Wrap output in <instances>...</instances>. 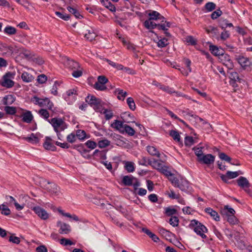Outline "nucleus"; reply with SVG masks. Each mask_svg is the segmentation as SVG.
Returning a JSON list of instances; mask_svg holds the SVG:
<instances>
[{
    "label": "nucleus",
    "mask_w": 252,
    "mask_h": 252,
    "mask_svg": "<svg viewBox=\"0 0 252 252\" xmlns=\"http://www.w3.org/2000/svg\"><path fill=\"white\" fill-rule=\"evenodd\" d=\"M190 227H192L194 231L199 235L202 239H204L207 238L205 233L208 232L206 227L201 222L196 220H191L189 224Z\"/></svg>",
    "instance_id": "f257e3e1"
},
{
    "label": "nucleus",
    "mask_w": 252,
    "mask_h": 252,
    "mask_svg": "<svg viewBox=\"0 0 252 252\" xmlns=\"http://www.w3.org/2000/svg\"><path fill=\"white\" fill-rule=\"evenodd\" d=\"M48 122L53 127L56 132H58V131H63L67 127V124L61 118H54L48 120Z\"/></svg>",
    "instance_id": "f03ea898"
},
{
    "label": "nucleus",
    "mask_w": 252,
    "mask_h": 252,
    "mask_svg": "<svg viewBox=\"0 0 252 252\" xmlns=\"http://www.w3.org/2000/svg\"><path fill=\"white\" fill-rule=\"evenodd\" d=\"M86 101L97 112L102 111V107L104 103L99 98H96L94 95H88Z\"/></svg>",
    "instance_id": "7ed1b4c3"
},
{
    "label": "nucleus",
    "mask_w": 252,
    "mask_h": 252,
    "mask_svg": "<svg viewBox=\"0 0 252 252\" xmlns=\"http://www.w3.org/2000/svg\"><path fill=\"white\" fill-rule=\"evenodd\" d=\"M149 162L150 165L163 175H167V173H169L167 167L161 160L154 159Z\"/></svg>",
    "instance_id": "20e7f679"
},
{
    "label": "nucleus",
    "mask_w": 252,
    "mask_h": 252,
    "mask_svg": "<svg viewBox=\"0 0 252 252\" xmlns=\"http://www.w3.org/2000/svg\"><path fill=\"white\" fill-rule=\"evenodd\" d=\"M14 74L8 72L6 73L2 78L1 81V85L6 88H12L14 85V82L12 81V79L14 78Z\"/></svg>",
    "instance_id": "39448f33"
},
{
    "label": "nucleus",
    "mask_w": 252,
    "mask_h": 252,
    "mask_svg": "<svg viewBox=\"0 0 252 252\" xmlns=\"http://www.w3.org/2000/svg\"><path fill=\"white\" fill-rule=\"evenodd\" d=\"M236 59L239 64L244 69L246 70L250 69L252 66V62L247 57L242 56H238Z\"/></svg>",
    "instance_id": "423d86ee"
},
{
    "label": "nucleus",
    "mask_w": 252,
    "mask_h": 252,
    "mask_svg": "<svg viewBox=\"0 0 252 252\" xmlns=\"http://www.w3.org/2000/svg\"><path fill=\"white\" fill-rule=\"evenodd\" d=\"M215 157L212 154H208L203 155L199 159H198V162L201 164H204L208 166L214 163Z\"/></svg>",
    "instance_id": "0eeeda50"
},
{
    "label": "nucleus",
    "mask_w": 252,
    "mask_h": 252,
    "mask_svg": "<svg viewBox=\"0 0 252 252\" xmlns=\"http://www.w3.org/2000/svg\"><path fill=\"white\" fill-rule=\"evenodd\" d=\"M45 189L54 196H58L61 193L60 188L54 183L47 182V184L45 186Z\"/></svg>",
    "instance_id": "6e6552de"
},
{
    "label": "nucleus",
    "mask_w": 252,
    "mask_h": 252,
    "mask_svg": "<svg viewBox=\"0 0 252 252\" xmlns=\"http://www.w3.org/2000/svg\"><path fill=\"white\" fill-rule=\"evenodd\" d=\"M146 13L149 17V19L153 21L160 20L161 22H164V17L157 11L149 10L146 11Z\"/></svg>",
    "instance_id": "1a4fd4ad"
},
{
    "label": "nucleus",
    "mask_w": 252,
    "mask_h": 252,
    "mask_svg": "<svg viewBox=\"0 0 252 252\" xmlns=\"http://www.w3.org/2000/svg\"><path fill=\"white\" fill-rule=\"evenodd\" d=\"M39 106L41 107H46L49 110L53 113L57 111L56 108L54 107V104L48 98H40Z\"/></svg>",
    "instance_id": "9d476101"
},
{
    "label": "nucleus",
    "mask_w": 252,
    "mask_h": 252,
    "mask_svg": "<svg viewBox=\"0 0 252 252\" xmlns=\"http://www.w3.org/2000/svg\"><path fill=\"white\" fill-rule=\"evenodd\" d=\"M32 210L43 220H46L49 218V214L44 209L39 206L34 207Z\"/></svg>",
    "instance_id": "9b49d317"
},
{
    "label": "nucleus",
    "mask_w": 252,
    "mask_h": 252,
    "mask_svg": "<svg viewBox=\"0 0 252 252\" xmlns=\"http://www.w3.org/2000/svg\"><path fill=\"white\" fill-rule=\"evenodd\" d=\"M57 225L60 228L59 232L61 234H67L71 231L70 226L69 224L62 222L60 220L58 221Z\"/></svg>",
    "instance_id": "f8f14e48"
},
{
    "label": "nucleus",
    "mask_w": 252,
    "mask_h": 252,
    "mask_svg": "<svg viewBox=\"0 0 252 252\" xmlns=\"http://www.w3.org/2000/svg\"><path fill=\"white\" fill-rule=\"evenodd\" d=\"M237 183L239 187L245 190V189H249L250 184L248 180L244 177H240L237 180Z\"/></svg>",
    "instance_id": "ddd939ff"
},
{
    "label": "nucleus",
    "mask_w": 252,
    "mask_h": 252,
    "mask_svg": "<svg viewBox=\"0 0 252 252\" xmlns=\"http://www.w3.org/2000/svg\"><path fill=\"white\" fill-rule=\"evenodd\" d=\"M114 143L120 147H124L126 144L125 138L120 135H116L113 136Z\"/></svg>",
    "instance_id": "4468645a"
},
{
    "label": "nucleus",
    "mask_w": 252,
    "mask_h": 252,
    "mask_svg": "<svg viewBox=\"0 0 252 252\" xmlns=\"http://www.w3.org/2000/svg\"><path fill=\"white\" fill-rule=\"evenodd\" d=\"M175 187L179 188L182 191H186L189 188V182L185 179H181Z\"/></svg>",
    "instance_id": "2eb2a0df"
},
{
    "label": "nucleus",
    "mask_w": 252,
    "mask_h": 252,
    "mask_svg": "<svg viewBox=\"0 0 252 252\" xmlns=\"http://www.w3.org/2000/svg\"><path fill=\"white\" fill-rule=\"evenodd\" d=\"M65 64L67 67L72 70L80 68V65L77 62L68 59H67Z\"/></svg>",
    "instance_id": "dca6fc26"
},
{
    "label": "nucleus",
    "mask_w": 252,
    "mask_h": 252,
    "mask_svg": "<svg viewBox=\"0 0 252 252\" xmlns=\"http://www.w3.org/2000/svg\"><path fill=\"white\" fill-rule=\"evenodd\" d=\"M209 48L212 54H214L216 56L224 55V51L222 49L219 48L217 46L215 45H210Z\"/></svg>",
    "instance_id": "f3484780"
},
{
    "label": "nucleus",
    "mask_w": 252,
    "mask_h": 252,
    "mask_svg": "<svg viewBox=\"0 0 252 252\" xmlns=\"http://www.w3.org/2000/svg\"><path fill=\"white\" fill-rule=\"evenodd\" d=\"M224 60L221 59L223 61V64L226 66L228 69H232L234 66L232 61L230 59V56L228 55H224L222 56Z\"/></svg>",
    "instance_id": "a211bd4d"
},
{
    "label": "nucleus",
    "mask_w": 252,
    "mask_h": 252,
    "mask_svg": "<svg viewBox=\"0 0 252 252\" xmlns=\"http://www.w3.org/2000/svg\"><path fill=\"white\" fill-rule=\"evenodd\" d=\"M84 37L89 41H92L96 36V34L93 29L90 28L87 29L86 32L84 33Z\"/></svg>",
    "instance_id": "6ab92c4d"
},
{
    "label": "nucleus",
    "mask_w": 252,
    "mask_h": 252,
    "mask_svg": "<svg viewBox=\"0 0 252 252\" xmlns=\"http://www.w3.org/2000/svg\"><path fill=\"white\" fill-rule=\"evenodd\" d=\"M135 180V178L132 176H125L122 179V183L125 186H130L133 184V181Z\"/></svg>",
    "instance_id": "aec40b11"
},
{
    "label": "nucleus",
    "mask_w": 252,
    "mask_h": 252,
    "mask_svg": "<svg viewBox=\"0 0 252 252\" xmlns=\"http://www.w3.org/2000/svg\"><path fill=\"white\" fill-rule=\"evenodd\" d=\"M33 119V116L30 111H27L22 115V120L27 123H30Z\"/></svg>",
    "instance_id": "412c9836"
},
{
    "label": "nucleus",
    "mask_w": 252,
    "mask_h": 252,
    "mask_svg": "<svg viewBox=\"0 0 252 252\" xmlns=\"http://www.w3.org/2000/svg\"><path fill=\"white\" fill-rule=\"evenodd\" d=\"M205 212L207 214H209L215 220L219 221L220 220V216L218 215V213L213 210L211 208H207L205 209Z\"/></svg>",
    "instance_id": "4be33fe9"
},
{
    "label": "nucleus",
    "mask_w": 252,
    "mask_h": 252,
    "mask_svg": "<svg viewBox=\"0 0 252 252\" xmlns=\"http://www.w3.org/2000/svg\"><path fill=\"white\" fill-rule=\"evenodd\" d=\"M126 124L118 120H115V122L112 124V126L116 129L118 130L121 133H123V128Z\"/></svg>",
    "instance_id": "5701e85b"
},
{
    "label": "nucleus",
    "mask_w": 252,
    "mask_h": 252,
    "mask_svg": "<svg viewBox=\"0 0 252 252\" xmlns=\"http://www.w3.org/2000/svg\"><path fill=\"white\" fill-rule=\"evenodd\" d=\"M144 27L148 30H153L157 27L158 24L150 19L146 20L144 23Z\"/></svg>",
    "instance_id": "b1692460"
},
{
    "label": "nucleus",
    "mask_w": 252,
    "mask_h": 252,
    "mask_svg": "<svg viewBox=\"0 0 252 252\" xmlns=\"http://www.w3.org/2000/svg\"><path fill=\"white\" fill-rule=\"evenodd\" d=\"M114 93L115 94L117 95V98L121 100H124L127 95V93L120 89H116Z\"/></svg>",
    "instance_id": "393cba45"
},
{
    "label": "nucleus",
    "mask_w": 252,
    "mask_h": 252,
    "mask_svg": "<svg viewBox=\"0 0 252 252\" xmlns=\"http://www.w3.org/2000/svg\"><path fill=\"white\" fill-rule=\"evenodd\" d=\"M148 152L152 156L160 157V154L157 148L154 146H148L147 147Z\"/></svg>",
    "instance_id": "a878e982"
},
{
    "label": "nucleus",
    "mask_w": 252,
    "mask_h": 252,
    "mask_svg": "<svg viewBox=\"0 0 252 252\" xmlns=\"http://www.w3.org/2000/svg\"><path fill=\"white\" fill-rule=\"evenodd\" d=\"M101 3L106 8L110 10L112 12H115L116 11L115 6L112 4L109 0H100Z\"/></svg>",
    "instance_id": "bb28decb"
},
{
    "label": "nucleus",
    "mask_w": 252,
    "mask_h": 252,
    "mask_svg": "<svg viewBox=\"0 0 252 252\" xmlns=\"http://www.w3.org/2000/svg\"><path fill=\"white\" fill-rule=\"evenodd\" d=\"M21 78L24 82L26 83L31 82L34 79L32 75L27 72H24L22 74Z\"/></svg>",
    "instance_id": "cd10ccee"
},
{
    "label": "nucleus",
    "mask_w": 252,
    "mask_h": 252,
    "mask_svg": "<svg viewBox=\"0 0 252 252\" xmlns=\"http://www.w3.org/2000/svg\"><path fill=\"white\" fill-rule=\"evenodd\" d=\"M168 173L167 175H164L166 176L168 180L171 182L172 184L175 187L178 184L179 179L175 177L173 174H172L170 171L168 170Z\"/></svg>",
    "instance_id": "c85d7f7f"
},
{
    "label": "nucleus",
    "mask_w": 252,
    "mask_h": 252,
    "mask_svg": "<svg viewBox=\"0 0 252 252\" xmlns=\"http://www.w3.org/2000/svg\"><path fill=\"white\" fill-rule=\"evenodd\" d=\"M102 111H98V112L103 114L106 120H110L113 116V113L111 110L105 109L103 106L102 107Z\"/></svg>",
    "instance_id": "c756f323"
},
{
    "label": "nucleus",
    "mask_w": 252,
    "mask_h": 252,
    "mask_svg": "<svg viewBox=\"0 0 252 252\" xmlns=\"http://www.w3.org/2000/svg\"><path fill=\"white\" fill-rule=\"evenodd\" d=\"M219 25L222 30L225 29L227 27H233V24L229 23L228 21L224 19H220L219 21Z\"/></svg>",
    "instance_id": "7c9ffc66"
},
{
    "label": "nucleus",
    "mask_w": 252,
    "mask_h": 252,
    "mask_svg": "<svg viewBox=\"0 0 252 252\" xmlns=\"http://www.w3.org/2000/svg\"><path fill=\"white\" fill-rule=\"evenodd\" d=\"M229 78L230 79L234 82H238L241 83L244 81V80L240 78L238 73L236 71H232L230 72Z\"/></svg>",
    "instance_id": "2f4dec72"
},
{
    "label": "nucleus",
    "mask_w": 252,
    "mask_h": 252,
    "mask_svg": "<svg viewBox=\"0 0 252 252\" xmlns=\"http://www.w3.org/2000/svg\"><path fill=\"white\" fill-rule=\"evenodd\" d=\"M15 100V97L12 95H7L3 99V103L4 105L12 104Z\"/></svg>",
    "instance_id": "473e14b6"
},
{
    "label": "nucleus",
    "mask_w": 252,
    "mask_h": 252,
    "mask_svg": "<svg viewBox=\"0 0 252 252\" xmlns=\"http://www.w3.org/2000/svg\"><path fill=\"white\" fill-rule=\"evenodd\" d=\"M38 113L41 117L44 119L48 122V120H50L48 119L50 116V114L47 109L42 108L38 111Z\"/></svg>",
    "instance_id": "72a5a7b5"
},
{
    "label": "nucleus",
    "mask_w": 252,
    "mask_h": 252,
    "mask_svg": "<svg viewBox=\"0 0 252 252\" xmlns=\"http://www.w3.org/2000/svg\"><path fill=\"white\" fill-rule=\"evenodd\" d=\"M0 212L4 216H8L11 213L10 210L4 203L0 205Z\"/></svg>",
    "instance_id": "f704fd0d"
},
{
    "label": "nucleus",
    "mask_w": 252,
    "mask_h": 252,
    "mask_svg": "<svg viewBox=\"0 0 252 252\" xmlns=\"http://www.w3.org/2000/svg\"><path fill=\"white\" fill-rule=\"evenodd\" d=\"M51 139L49 137H46V141H45L43 146L47 150H54L55 148L54 145L51 142Z\"/></svg>",
    "instance_id": "c9c22d12"
},
{
    "label": "nucleus",
    "mask_w": 252,
    "mask_h": 252,
    "mask_svg": "<svg viewBox=\"0 0 252 252\" xmlns=\"http://www.w3.org/2000/svg\"><path fill=\"white\" fill-rule=\"evenodd\" d=\"M3 32L6 34L11 35L16 33L17 30L13 27L7 26L4 28Z\"/></svg>",
    "instance_id": "e433bc0d"
},
{
    "label": "nucleus",
    "mask_w": 252,
    "mask_h": 252,
    "mask_svg": "<svg viewBox=\"0 0 252 252\" xmlns=\"http://www.w3.org/2000/svg\"><path fill=\"white\" fill-rule=\"evenodd\" d=\"M222 214H224L228 216V215H234L235 211L232 208L229 207L228 205L225 206L221 211Z\"/></svg>",
    "instance_id": "4c0bfd02"
},
{
    "label": "nucleus",
    "mask_w": 252,
    "mask_h": 252,
    "mask_svg": "<svg viewBox=\"0 0 252 252\" xmlns=\"http://www.w3.org/2000/svg\"><path fill=\"white\" fill-rule=\"evenodd\" d=\"M126 132L130 136H133L135 134V131L134 129L131 126L126 124L123 128V131L122 133Z\"/></svg>",
    "instance_id": "58836bf2"
},
{
    "label": "nucleus",
    "mask_w": 252,
    "mask_h": 252,
    "mask_svg": "<svg viewBox=\"0 0 252 252\" xmlns=\"http://www.w3.org/2000/svg\"><path fill=\"white\" fill-rule=\"evenodd\" d=\"M160 88L162 91H163L165 92H167V93H168L169 94H172L175 93L177 94V95H179V96L181 95L179 94H178V92H176L173 89L170 88L168 86L160 85Z\"/></svg>",
    "instance_id": "ea45409f"
},
{
    "label": "nucleus",
    "mask_w": 252,
    "mask_h": 252,
    "mask_svg": "<svg viewBox=\"0 0 252 252\" xmlns=\"http://www.w3.org/2000/svg\"><path fill=\"white\" fill-rule=\"evenodd\" d=\"M24 139L32 143H37L39 142L38 138L33 133H32L29 137H25Z\"/></svg>",
    "instance_id": "a19ab883"
},
{
    "label": "nucleus",
    "mask_w": 252,
    "mask_h": 252,
    "mask_svg": "<svg viewBox=\"0 0 252 252\" xmlns=\"http://www.w3.org/2000/svg\"><path fill=\"white\" fill-rule=\"evenodd\" d=\"M58 212L61 215H62L64 217H66L69 218L70 219H72V220H74L75 221H78L79 220L78 217L76 215H71L69 213H64L63 212V211L62 210H61V209H58Z\"/></svg>",
    "instance_id": "79ce46f5"
},
{
    "label": "nucleus",
    "mask_w": 252,
    "mask_h": 252,
    "mask_svg": "<svg viewBox=\"0 0 252 252\" xmlns=\"http://www.w3.org/2000/svg\"><path fill=\"white\" fill-rule=\"evenodd\" d=\"M164 23L158 24L157 27L158 30H162L164 31L168 30V28L170 27V23L167 21H164Z\"/></svg>",
    "instance_id": "37998d69"
},
{
    "label": "nucleus",
    "mask_w": 252,
    "mask_h": 252,
    "mask_svg": "<svg viewBox=\"0 0 252 252\" xmlns=\"http://www.w3.org/2000/svg\"><path fill=\"white\" fill-rule=\"evenodd\" d=\"M207 32L214 34V35H213V37L218 40L220 39V37L219 36V32L217 28L211 27L210 29L207 30Z\"/></svg>",
    "instance_id": "c03bdc74"
},
{
    "label": "nucleus",
    "mask_w": 252,
    "mask_h": 252,
    "mask_svg": "<svg viewBox=\"0 0 252 252\" xmlns=\"http://www.w3.org/2000/svg\"><path fill=\"white\" fill-rule=\"evenodd\" d=\"M4 111L7 114L13 115L16 113V108L15 107L6 106L4 107Z\"/></svg>",
    "instance_id": "a18cd8bd"
},
{
    "label": "nucleus",
    "mask_w": 252,
    "mask_h": 252,
    "mask_svg": "<svg viewBox=\"0 0 252 252\" xmlns=\"http://www.w3.org/2000/svg\"><path fill=\"white\" fill-rule=\"evenodd\" d=\"M169 134L174 140L178 142L180 141V135L177 131L174 130H170Z\"/></svg>",
    "instance_id": "49530a36"
},
{
    "label": "nucleus",
    "mask_w": 252,
    "mask_h": 252,
    "mask_svg": "<svg viewBox=\"0 0 252 252\" xmlns=\"http://www.w3.org/2000/svg\"><path fill=\"white\" fill-rule=\"evenodd\" d=\"M165 214L168 216H172L177 214V210L171 207H166L165 208Z\"/></svg>",
    "instance_id": "de8ad7c7"
},
{
    "label": "nucleus",
    "mask_w": 252,
    "mask_h": 252,
    "mask_svg": "<svg viewBox=\"0 0 252 252\" xmlns=\"http://www.w3.org/2000/svg\"><path fill=\"white\" fill-rule=\"evenodd\" d=\"M168 44V40L166 38H161L157 42L158 46L159 48H163Z\"/></svg>",
    "instance_id": "09e8293b"
},
{
    "label": "nucleus",
    "mask_w": 252,
    "mask_h": 252,
    "mask_svg": "<svg viewBox=\"0 0 252 252\" xmlns=\"http://www.w3.org/2000/svg\"><path fill=\"white\" fill-rule=\"evenodd\" d=\"M202 149L203 147H194L193 148L195 154L197 157V159H199L204 155Z\"/></svg>",
    "instance_id": "8fccbe9b"
},
{
    "label": "nucleus",
    "mask_w": 252,
    "mask_h": 252,
    "mask_svg": "<svg viewBox=\"0 0 252 252\" xmlns=\"http://www.w3.org/2000/svg\"><path fill=\"white\" fill-rule=\"evenodd\" d=\"M227 221L231 224H236L238 223V220L236 218V217L234 216V215H228L227 216Z\"/></svg>",
    "instance_id": "3c124183"
},
{
    "label": "nucleus",
    "mask_w": 252,
    "mask_h": 252,
    "mask_svg": "<svg viewBox=\"0 0 252 252\" xmlns=\"http://www.w3.org/2000/svg\"><path fill=\"white\" fill-rule=\"evenodd\" d=\"M76 137L80 140H84L86 136V133L84 130H77L76 133Z\"/></svg>",
    "instance_id": "603ef678"
},
{
    "label": "nucleus",
    "mask_w": 252,
    "mask_h": 252,
    "mask_svg": "<svg viewBox=\"0 0 252 252\" xmlns=\"http://www.w3.org/2000/svg\"><path fill=\"white\" fill-rule=\"evenodd\" d=\"M216 5L213 2H208L205 5V7L208 11H212L216 9Z\"/></svg>",
    "instance_id": "864d4df0"
},
{
    "label": "nucleus",
    "mask_w": 252,
    "mask_h": 252,
    "mask_svg": "<svg viewBox=\"0 0 252 252\" xmlns=\"http://www.w3.org/2000/svg\"><path fill=\"white\" fill-rule=\"evenodd\" d=\"M150 159L147 158L145 157H143L141 159H139L138 163L140 165L143 166H147L149 165V161H152Z\"/></svg>",
    "instance_id": "5fc2aeb1"
},
{
    "label": "nucleus",
    "mask_w": 252,
    "mask_h": 252,
    "mask_svg": "<svg viewBox=\"0 0 252 252\" xmlns=\"http://www.w3.org/2000/svg\"><path fill=\"white\" fill-rule=\"evenodd\" d=\"M169 222L173 227L177 226L179 224V219L177 217H171L169 219Z\"/></svg>",
    "instance_id": "6e6d98bb"
},
{
    "label": "nucleus",
    "mask_w": 252,
    "mask_h": 252,
    "mask_svg": "<svg viewBox=\"0 0 252 252\" xmlns=\"http://www.w3.org/2000/svg\"><path fill=\"white\" fill-rule=\"evenodd\" d=\"M94 88L97 90L101 91L107 90V87L105 86V85L101 84L98 82H95V83L94 84Z\"/></svg>",
    "instance_id": "4d7b16f0"
},
{
    "label": "nucleus",
    "mask_w": 252,
    "mask_h": 252,
    "mask_svg": "<svg viewBox=\"0 0 252 252\" xmlns=\"http://www.w3.org/2000/svg\"><path fill=\"white\" fill-rule=\"evenodd\" d=\"M126 102H127V104H128L129 108L131 110H135V104L133 99L132 97H129L127 98L126 99Z\"/></svg>",
    "instance_id": "13d9d810"
},
{
    "label": "nucleus",
    "mask_w": 252,
    "mask_h": 252,
    "mask_svg": "<svg viewBox=\"0 0 252 252\" xmlns=\"http://www.w3.org/2000/svg\"><path fill=\"white\" fill-rule=\"evenodd\" d=\"M67 9L69 12L72 13L75 16V17L80 18V17H82L79 12L76 9L71 6H67Z\"/></svg>",
    "instance_id": "bf43d9fd"
},
{
    "label": "nucleus",
    "mask_w": 252,
    "mask_h": 252,
    "mask_svg": "<svg viewBox=\"0 0 252 252\" xmlns=\"http://www.w3.org/2000/svg\"><path fill=\"white\" fill-rule=\"evenodd\" d=\"M82 69L80 68L73 70L72 75L75 78H78L82 75Z\"/></svg>",
    "instance_id": "052dcab7"
},
{
    "label": "nucleus",
    "mask_w": 252,
    "mask_h": 252,
    "mask_svg": "<svg viewBox=\"0 0 252 252\" xmlns=\"http://www.w3.org/2000/svg\"><path fill=\"white\" fill-rule=\"evenodd\" d=\"M165 194L171 199L179 198V194L175 193L174 191L172 189H170V191H167L165 193Z\"/></svg>",
    "instance_id": "680f3d73"
},
{
    "label": "nucleus",
    "mask_w": 252,
    "mask_h": 252,
    "mask_svg": "<svg viewBox=\"0 0 252 252\" xmlns=\"http://www.w3.org/2000/svg\"><path fill=\"white\" fill-rule=\"evenodd\" d=\"M125 168L128 172H132L134 170V164L131 162H126L125 164Z\"/></svg>",
    "instance_id": "e2e57ef3"
},
{
    "label": "nucleus",
    "mask_w": 252,
    "mask_h": 252,
    "mask_svg": "<svg viewBox=\"0 0 252 252\" xmlns=\"http://www.w3.org/2000/svg\"><path fill=\"white\" fill-rule=\"evenodd\" d=\"M110 141L107 139H103L100 140L98 143V145L99 148H103L110 145Z\"/></svg>",
    "instance_id": "0e129e2a"
},
{
    "label": "nucleus",
    "mask_w": 252,
    "mask_h": 252,
    "mask_svg": "<svg viewBox=\"0 0 252 252\" xmlns=\"http://www.w3.org/2000/svg\"><path fill=\"white\" fill-rule=\"evenodd\" d=\"M222 12L220 10V9H217V10L214 11L211 15V17L212 19L215 20L217 19L219 17H220Z\"/></svg>",
    "instance_id": "69168bd1"
},
{
    "label": "nucleus",
    "mask_w": 252,
    "mask_h": 252,
    "mask_svg": "<svg viewBox=\"0 0 252 252\" xmlns=\"http://www.w3.org/2000/svg\"><path fill=\"white\" fill-rule=\"evenodd\" d=\"M55 14L58 17L65 21L69 20L70 18L69 15L64 14L59 11H56Z\"/></svg>",
    "instance_id": "338daca9"
},
{
    "label": "nucleus",
    "mask_w": 252,
    "mask_h": 252,
    "mask_svg": "<svg viewBox=\"0 0 252 252\" xmlns=\"http://www.w3.org/2000/svg\"><path fill=\"white\" fill-rule=\"evenodd\" d=\"M194 143V139L192 137L187 136L185 139V144L186 146H190Z\"/></svg>",
    "instance_id": "774afa93"
}]
</instances>
